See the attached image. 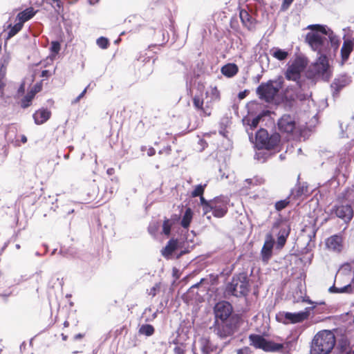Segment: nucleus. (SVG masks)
I'll use <instances>...</instances> for the list:
<instances>
[{
	"label": "nucleus",
	"mask_w": 354,
	"mask_h": 354,
	"mask_svg": "<svg viewBox=\"0 0 354 354\" xmlns=\"http://www.w3.org/2000/svg\"><path fill=\"white\" fill-rule=\"evenodd\" d=\"M308 28L313 31L306 34L305 40L313 50L319 54L326 53L329 50V43L337 49L339 39L332 30L319 24L310 25Z\"/></svg>",
	"instance_id": "f257e3e1"
},
{
	"label": "nucleus",
	"mask_w": 354,
	"mask_h": 354,
	"mask_svg": "<svg viewBox=\"0 0 354 354\" xmlns=\"http://www.w3.org/2000/svg\"><path fill=\"white\" fill-rule=\"evenodd\" d=\"M198 94H196L193 98V106L194 109L200 113L201 116H210L214 109V103L221 100V93L217 86H210L209 91L205 92L207 98H209L205 102L203 98V93L205 86L203 84H198Z\"/></svg>",
	"instance_id": "f03ea898"
},
{
	"label": "nucleus",
	"mask_w": 354,
	"mask_h": 354,
	"mask_svg": "<svg viewBox=\"0 0 354 354\" xmlns=\"http://www.w3.org/2000/svg\"><path fill=\"white\" fill-rule=\"evenodd\" d=\"M250 280L246 272L234 274L225 287L224 293L227 296L241 297L250 292Z\"/></svg>",
	"instance_id": "7ed1b4c3"
},
{
	"label": "nucleus",
	"mask_w": 354,
	"mask_h": 354,
	"mask_svg": "<svg viewBox=\"0 0 354 354\" xmlns=\"http://www.w3.org/2000/svg\"><path fill=\"white\" fill-rule=\"evenodd\" d=\"M242 323V317L239 314H234L229 319L218 321L215 319L214 323V333L221 338L232 336L238 330Z\"/></svg>",
	"instance_id": "20e7f679"
},
{
	"label": "nucleus",
	"mask_w": 354,
	"mask_h": 354,
	"mask_svg": "<svg viewBox=\"0 0 354 354\" xmlns=\"http://www.w3.org/2000/svg\"><path fill=\"white\" fill-rule=\"evenodd\" d=\"M335 336L330 330H322L315 335L312 348L316 354H328L335 345Z\"/></svg>",
	"instance_id": "39448f33"
},
{
	"label": "nucleus",
	"mask_w": 354,
	"mask_h": 354,
	"mask_svg": "<svg viewBox=\"0 0 354 354\" xmlns=\"http://www.w3.org/2000/svg\"><path fill=\"white\" fill-rule=\"evenodd\" d=\"M256 146L260 149H272L278 145L281 140V136L278 133L269 136L265 129H259L256 133Z\"/></svg>",
	"instance_id": "423d86ee"
},
{
	"label": "nucleus",
	"mask_w": 354,
	"mask_h": 354,
	"mask_svg": "<svg viewBox=\"0 0 354 354\" xmlns=\"http://www.w3.org/2000/svg\"><path fill=\"white\" fill-rule=\"evenodd\" d=\"M248 339L250 346L255 348L262 349L266 352L279 351L284 348L283 344L268 341L261 335L250 334Z\"/></svg>",
	"instance_id": "0eeeda50"
},
{
	"label": "nucleus",
	"mask_w": 354,
	"mask_h": 354,
	"mask_svg": "<svg viewBox=\"0 0 354 354\" xmlns=\"http://www.w3.org/2000/svg\"><path fill=\"white\" fill-rule=\"evenodd\" d=\"M312 309V307H307L304 311L295 313L283 311L279 312L276 315V319L283 324L301 323L308 319Z\"/></svg>",
	"instance_id": "6e6552de"
},
{
	"label": "nucleus",
	"mask_w": 354,
	"mask_h": 354,
	"mask_svg": "<svg viewBox=\"0 0 354 354\" xmlns=\"http://www.w3.org/2000/svg\"><path fill=\"white\" fill-rule=\"evenodd\" d=\"M307 66V62L305 59L297 57L292 64L288 66L285 73V77L288 80L299 82L301 77V73L304 71Z\"/></svg>",
	"instance_id": "1a4fd4ad"
},
{
	"label": "nucleus",
	"mask_w": 354,
	"mask_h": 354,
	"mask_svg": "<svg viewBox=\"0 0 354 354\" xmlns=\"http://www.w3.org/2000/svg\"><path fill=\"white\" fill-rule=\"evenodd\" d=\"M275 83L273 80H269L267 82L261 83L257 88V94L259 99L264 100L266 102H271L277 95L279 87L275 86Z\"/></svg>",
	"instance_id": "9d476101"
},
{
	"label": "nucleus",
	"mask_w": 354,
	"mask_h": 354,
	"mask_svg": "<svg viewBox=\"0 0 354 354\" xmlns=\"http://www.w3.org/2000/svg\"><path fill=\"white\" fill-rule=\"evenodd\" d=\"M319 55L320 56L318 57L316 62L312 66V71L315 76L321 77L323 80L328 81L330 77L328 59L326 53Z\"/></svg>",
	"instance_id": "9b49d317"
},
{
	"label": "nucleus",
	"mask_w": 354,
	"mask_h": 354,
	"mask_svg": "<svg viewBox=\"0 0 354 354\" xmlns=\"http://www.w3.org/2000/svg\"><path fill=\"white\" fill-rule=\"evenodd\" d=\"M229 199L223 196H219L212 199L209 208V212H212V215L216 218L224 217L228 212Z\"/></svg>",
	"instance_id": "f8f14e48"
},
{
	"label": "nucleus",
	"mask_w": 354,
	"mask_h": 354,
	"mask_svg": "<svg viewBox=\"0 0 354 354\" xmlns=\"http://www.w3.org/2000/svg\"><path fill=\"white\" fill-rule=\"evenodd\" d=\"M332 212L339 218L343 220L346 223H349L354 215L353 205L342 201H337L333 206Z\"/></svg>",
	"instance_id": "ddd939ff"
},
{
	"label": "nucleus",
	"mask_w": 354,
	"mask_h": 354,
	"mask_svg": "<svg viewBox=\"0 0 354 354\" xmlns=\"http://www.w3.org/2000/svg\"><path fill=\"white\" fill-rule=\"evenodd\" d=\"M277 128L282 133L293 134L297 128L295 117L290 114H283L278 120Z\"/></svg>",
	"instance_id": "4468645a"
},
{
	"label": "nucleus",
	"mask_w": 354,
	"mask_h": 354,
	"mask_svg": "<svg viewBox=\"0 0 354 354\" xmlns=\"http://www.w3.org/2000/svg\"><path fill=\"white\" fill-rule=\"evenodd\" d=\"M214 312L215 315V319L218 321L225 320L233 315V307L230 302L221 301L215 305Z\"/></svg>",
	"instance_id": "2eb2a0df"
},
{
	"label": "nucleus",
	"mask_w": 354,
	"mask_h": 354,
	"mask_svg": "<svg viewBox=\"0 0 354 354\" xmlns=\"http://www.w3.org/2000/svg\"><path fill=\"white\" fill-rule=\"evenodd\" d=\"M274 239L271 233L266 235L263 245L261 250V260L264 263H268L273 254Z\"/></svg>",
	"instance_id": "dca6fc26"
},
{
	"label": "nucleus",
	"mask_w": 354,
	"mask_h": 354,
	"mask_svg": "<svg viewBox=\"0 0 354 354\" xmlns=\"http://www.w3.org/2000/svg\"><path fill=\"white\" fill-rule=\"evenodd\" d=\"M326 245L329 250L340 252L344 247V236L342 233L329 236L326 240Z\"/></svg>",
	"instance_id": "f3484780"
},
{
	"label": "nucleus",
	"mask_w": 354,
	"mask_h": 354,
	"mask_svg": "<svg viewBox=\"0 0 354 354\" xmlns=\"http://www.w3.org/2000/svg\"><path fill=\"white\" fill-rule=\"evenodd\" d=\"M337 201L354 205V185L352 187H346L337 196Z\"/></svg>",
	"instance_id": "a211bd4d"
},
{
	"label": "nucleus",
	"mask_w": 354,
	"mask_h": 354,
	"mask_svg": "<svg viewBox=\"0 0 354 354\" xmlns=\"http://www.w3.org/2000/svg\"><path fill=\"white\" fill-rule=\"evenodd\" d=\"M239 17L243 26L247 28L248 30H251L254 28L255 19L252 17L250 14L246 10H240Z\"/></svg>",
	"instance_id": "6ab92c4d"
},
{
	"label": "nucleus",
	"mask_w": 354,
	"mask_h": 354,
	"mask_svg": "<svg viewBox=\"0 0 354 354\" xmlns=\"http://www.w3.org/2000/svg\"><path fill=\"white\" fill-rule=\"evenodd\" d=\"M354 44L350 39L344 40L341 48L342 64H344L349 58L351 52L353 50Z\"/></svg>",
	"instance_id": "aec40b11"
},
{
	"label": "nucleus",
	"mask_w": 354,
	"mask_h": 354,
	"mask_svg": "<svg viewBox=\"0 0 354 354\" xmlns=\"http://www.w3.org/2000/svg\"><path fill=\"white\" fill-rule=\"evenodd\" d=\"M37 10H35L34 8L29 7L24 10L18 13L16 17V20L19 21L21 24H24L25 22L32 19Z\"/></svg>",
	"instance_id": "412c9836"
},
{
	"label": "nucleus",
	"mask_w": 354,
	"mask_h": 354,
	"mask_svg": "<svg viewBox=\"0 0 354 354\" xmlns=\"http://www.w3.org/2000/svg\"><path fill=\"white\" fill-rule=\"evenodd\" d=\"M178 241L177 239H170L165 247L162 250V254L165 258L169 259L172 255L173 252L178 248Z\"/></svg>",
	"instance_id": "4be33fe9"
},
{
	"label": "nucleus",
	"mask_w": 354,
	"mask_h": 354,
	"mask_svg": "<svg viewBox=\"0 0 354 354\" xmlns=\"http://www.w3.org/2000/svg\"><path fill=\"white\" fill-rule=\"evenodd\" d=\"M221 73L227 77H232L239 73V67L234 63H229L221 67Z\"/></svg>",
	"instance_id": "5701e85b"
},
{
	"label": "nucleus",
	"mask_w": 354,
	"mask_h": 354,
	"mask_svg": "<svg viewBox=\"0 0 354 354\" xmlns=\"http://www.w3.org/2000/svg\"><path fill=\"white\" fill-rule=\"evenodd\" d=\"M50 112L47 109H40L33 114L35 122L37 124H41L46 122L50 117Z\"/></svg>",
	"instance_id": "b1692460"
},
{
	"label": "nucleus",
	"mask_w": 354,
	"mask_h": 354,
	"mask_svg": "<svg viewBox=\"0 0 354 354\" xmlns=\"http://www.w3.org/2000/svg\"><path fill=\"white\" fill-rule=\"evenodd\" d=\"M351 80L346 75L335 78L331 84V87L337 92H339L343 88L350 83Z\"/></svg>",
	"instance_id": "393cba45"
},
{
	"label": "nucleus",
	"mask_w": 354,
	"mask_h": 354,
	"mask_svg": "<svg viewBox=\"0 0 354 354\" xmlns=\"http://www.w3.org/2000/svg\"><path fill=\"white\" fill-rule=\"evenodd\" d=\"M307 194L308 187L299 185L292 190L290 196L292 200H299L304 196H307Z\"/></svg>",
	"instance_id": "a878e982"
},
{
	"label": "nucleus",
	"mask_w": 354,
	"mask_h": 354,
	"mask_svg": "<svg viewBox=\"0 0 354 354\" xmlns=\"http://www.w3.org/2000/svg\"><path fill=\"white\" fill-rule=\"evenodd\" d=\"M200 342L203 354H210L212 352L216 351V347L212 344L209 338L202 337ZM194 354L197 353H194Z\"/></svg>",
	"instance_id": "bb28decb"
},
{
	"label": "nucleus",
	"mask_w": 354,
	"mask_h": 354,
	"mask_svg": "<svg viewBox=\"0 0 354 354\" xmlns=\"http://www.w3.org/2000/svg\"><path fill=\"white\" fill-rule=\"evenodd\" d=\"M272 228H279L277 236H284L288 238L290 233V227L289 225L282 223L281 222H276L273 224Z\"/></svg>",
	"instance_id": "cd10ccee"
},
{
	"label": "nucleus",
	"mask_w": 354,
	"mask_h": 354,
	"mask_svg": "<svg viewBox=\"0 0 354 354\" xmlns=\"http://www.w3.org/2000/svg\"><path fill=\"white\" fill-rule=\"evenodd\" d=\"M193 218V212L190 207L185 209L180 225L185 229H188Z\"/></svg>",
	"instance_id": "c85d7f7f"
},
{
	"label": "nucleus",
	"mask_w": 354,
	"mask_h": 354,
	"mask_svg": "<svg viewBox=\"0 0 354 354\" xmlns=\"http://www.w3.org/2000/svg\"><path fill=\"white\" fill-rule=\"evenodd\" d=\"M138 333L140 335H145L147 337H149V336H151L154 334L155 333V328L154 327L151 325V324H142L139 330H138Z\"/></svg>",
	"instance_id": "c756f323"
},
{
	"label": "nucleus",
	"mask_w": 354,
	"mask_h": 354,
	"mask_svg": "<svg viewBox=\"0 0 354 354\" xmlns=\"http://www.w3.org/2000/svg\"><path fill=\"white\" fill-rule=\"evenodd\" d=\"M24 24H21L19 21L15 24L14 26H12L10 24L8 26V28H10V30L8 32V37L7 39H10L11 37H14L16 34H17L23 28Z\"/></svg>",
	"instance_id": "7c9ffc66"
},
{
	"label": "nucleus",
	"mask_w": 354,
	"mask_h": 354,
	"mask_svg": "<svg viewBox=\"0 0 354 354\" xmlns=\"http://www.w3.org/2000/svg\"><path fill=\"white\" fill-rule=\"evenodd\" d=\"M37 91H31L21 100V106L26 109L30 106L32 100L35 97Z\"/></svg>",
	"instance_id": "2f4dec72"
},
{
	"label": "nucleus",
	"mask_w": 354,
	"mask_h": 354,
	"mask_svg": "<svg viewBox=\"0 0 354 354\" xmlns=\"http://www.w3.org/2000/svg\"><path fill=\"white\" fill-rule=\"evenodd\" d=\"M337 349V354H354V349L349 346V345H347L346 342L339 344Z\"/></svg>",
	"instance_id": "473e14b6"
},
{
	"label": "nucleus",
	"mask_w": 354,
	"mask_h": 354,
	"mask_svg": "<svg viewBox=\"0 0 354 354\" xmlns=\"http://www.w3.org/2000/svg\"><path fill=\"white\" fill-rule=\"evenodd\" d=\"M46 1L54 8L57 14H60L63 12V3L61 0H46Z\"/></svg>",
	"instance_id": "72a5a7b5"
},
{
	"label": "nucleus",
	"mask_w": 354,
	"mask_h": 354,
	"mask_svg": "<svg viewBox=\"0 0 354 354\" xmlns=\"http://www.w3.org/2000/svg\"><path fill=\"white\" fill-rule=\"evenodd\" d=\"M272 55L279 61L285 60L288 56V53L287 51L281 50L280 48H276L272 53Z\"/></svg>",
	"instance_id": "f704fd0d"
},
{
	"label": "nucleus",
	"mask_w": 354,
	"mask_h": 354,
	"mask_svg": "<svg viewBox=\"0 0 354 354\" xmlns=\"http://www.w3.org/2000/svg\"><path fill=\"white\" fill-rule=\"evenodd\" d=\"M290 196H289L283 200L279 201L275 203L274 207L275 209L278 212H280L285 209L290 203Z\"/></svg>",
	"instance_id": "c9c22d12"
},
{
	"label": "nucleus",
	"mask_w": 354,
	"mask_h": 354,
	"mask_svg": "<svg viewBox=\"0 0 354 354\" xmlns=\"http://www.w3.org/2000/svg\"><path fill=\"white\" fill-rule=\"evenodd\" d=\"M207 187L206 184L204 185H196L194 190L191 192V196L192 198L198 197L203 196L205 187Z\"/></svg>",
	"instance_id": "e433bc0d"
},
{
	"label": "nucleus",
	"mask_w": 354,
	"mask_h": 354,
	"mask_svg": "<svg viewBox=\"0 0 354 354\" xmlns=\"http://www.w3.org/2000/svg\"><path fill=\"white\" fill-rule=\"evenodd\" d=\"M174 222L169 218H165L162 223V233L167 236H169L171 234V229Z\"/></svg>",
	"instance_id": "4c0bfd02"
},
{
	"label": "nucleus",
	"mask_w": 354,
	"mask_h": 354,
	"mask_svg": "<svg viewBox=\"0 0 354 354\" xmlns=\"http://www.w3.org/2000/svg\"><path fill=\"white\" fill-rule=\"evenodd\" d=\"M211 203L212 200L207 201L203 197V196H200V205L203 207L204 215L209 213V208L210 207Z\"/></svg>",
	"instance_id": "58836bf2"
},
{
	"label": "nucleus",
	"mask_w": 354,
	"mask_h": 354,
	"mask_svg": "<svg viewBox=\"0 0 354 354\" xmlns=\"http://www.w3.org/2000/svg\"><path fill=\"white\" fill-rule=\"evenodd\" d=\"M96 43L97 46L102 49H106L109 46V41L104 37L98 38Z\"/></svg>",
	"instance_id": "ea45409f"
},
{
	"label": "nucleus",
	"mask_w": 354,
	"mask_h": 354,
	"mask_svg": "<svg viewBox=\"0 0 354 354\" xmlns=\"http://www.w3.org/2000/svg\"><path fill=\"white\" fill-rule=\"evenodd\" d=\"M61 49V46L59 41H53L51 42L50 51L53 55H56L59 53Z\"/></svg>",
	"instance_id": "a19ab883"
},
{
	"label": "nucleus",
	"mask_w": 354,
	"mask_h": 354,
	"mask_svg": "<svg viewBox=\"0 0 354 354\" xmlns=\"http://www.w3.org/2000/svg\"><path fill=\"white\" fill-rule=\"evenodd\" d=\"M245 183L249 185H259L263 183V180L261 178H248L245 180Z\"/></svg>",
	"instance_id": "79ce46f5"
},
{
	"label": "nucleus",
	"mask_w": 354,
	"mask_h": 354,
	"mask_svg": "<svg viewBox=\"0 0 354 354\" xmlns=\"http://www.w3.org/2000/svg\"><path fill=\"white\" fill-rule=\"evenodd\" d=\"M262 118L261 115H259L257 117L254 118L251 122L249 123V125L251 129H254L257 127L258 124H259V122Z\"/></svg>",
	"instance_id": "37998d69"
},
{
	"label": "nucleus",
	"mask_w": 354,
	"mask_h": 354,
	"mask_svg": "<svg viewBox=\"0 0 354 354\" xmlns=\"http://www.w3.org/2000/svg\"><path fill=\"white\" fill-rule=\"evenodd\" d=\"M287 239L288 238L284 236H277V248L278 249L283 248L286 243Z\"/></svg>",
	"instance_id": "c03bdc74"
},
{
	"label": "nucleus",
	"mask_w": 354,
	"mask_h": 354,
	"mask_svg": "<svg viewBox=\"0 0 354 354\" xmlns=\"http://www.w3.org/2000/svg\"><path fill=\"white\" fill-rule=\"evenodd\" d=\"M174 354H185V349L183 344H177L174 348Z\"/></svg>",
	"instance_id": "a18cd8bd"
},
{
	"label": "nucleus",
	"mask_w": 354,
	"mask_h": 354,
	"mask_svg": "<svg viewBox=\"0 0 354 354\" xmlns=\"http://www.w3.org/2000/svg\"><path fill=\"white\" fill-rule=\"evenodd\" d=\"M159 289H160V286H159V284L156 283L154 286H153L150 289L149 295L153 297H155L157 294V292L159 290Z\"/></svg>",
	"instance_id": "49530a36"
},
{
	"label": "nucleus",
	"mask_w": 354,
	"mask_h": 354,
	"mask_svg": "<svg viewBox=\"0 0 354 354\" xmlns=\"http://www.w3.org/2000/svg\"><path fill=\"white\" fill-rule=\"evenodd\" d=\"M237 354H252V351L248 346L237 350Z\"/></svg>",
	"instance_id": "de8ad7c7"
},
{
	"label": "nucleus",
	"mask_w": 354,
	"mask_h": 354,
	"mask_svg": "<svg viewBox=\"0 0 354 354\" xmlns=\"http://www.w3.org/2000/svg\"><path fill=\"white\" fill-rule=\"evenodd\" d=\"M171 146H167L162 149H160L158 152L159 154H166L169 155L171 153Z\"/></svg>",
	"instance_id": "09e8293b"
},
{
	"label": "nucleus",
	"mask_w": 354,
	"mask_h": 354,
	"mask_svg": "<svg viewBox=\"0 0 354 354\" xmlns=\"http://www.w3.org/2000/svg\"><path fill=\"white\" fill-rule=\"evenodd\" d=\"M86 93V88H84L83 90V91L74 100L73 103L78 102L80 100V99H82L85 95Z\"/></svg>",
	"instance_id": "8fccbe9b"
},
{
	"label": "nucleus",
	"mask_w": 354,
	"mask_h": 354,
	"mask_svg": "<svg viewBox=\"0 0 354 354\" xmlns=\"http://www.w3.org/2000/svg\"><path fill=\"white\" fill-rule=\"evenodd\" d=\"M4 78L5 74L0 73V89H3L6 86Z\"/></svg>",
	"instance_id": "3c124183"
},
{
	"label": "nucleus",
	"mask_w": 354,
	"mask_h": 354,
	"mask_svg": "<svg viewBox=\"0 0 354 354\" xmlns=\"http://www.w3.org/2000/svg\"><path fill=\"white\" fill-rule=\"evenodd\" d=\"M124 330L127 331L126 327L124 326L116 329L114 332L115 337L122 335Z\"/></svg>",
	"instance_id": "603ef678"
},
{
	"label": "nucleus",
	"mask_w": 354,
	"mask_h": 354,
	"mask_svg": "<svg viewBox=\"0 0 354 354\" xmlns=\"http://www.w3.org/2000/svg\"><path fill=\"white\" fill-rule=\"evenodd\" d=\"M293 1L294 0H283L282 3V8L283 9H287L291 5Z\"/></svg>",
	"instance_id": "864d4df0"
},
{
	"label": "nucleus",
	"mask_w": 354,
	"mask_h": 354,
	"mask_svg": "<svg viewBox=\"0 0 354 354\" xmlns=\"http://www.w3.org/2000/svg\"><path fill=\"white\" fill-rule=\"evenodd\" d=\"M85 337V333H78L73 337V341L80 340Z\"/></svg>",
	"instance_id": "5fc2aeb1"
},
{
	"label": "nucleus",
	"mask_w": 354,
	"mask_h": 354,
	"mask_svg": "<svg viewBox=\"0 0 354 354\" xmlns=\"http://www.w3.org/2000/svg\"><path fill=\"white\" fill-rule=\"evenodd\" d=\"M9 59V55H4L3 57V63L1 64V71H2V68L4 66V65L8 63Z\"/></svg>",
	"instance_id": "6e6d98bb"
},
{
	"label": "nucleus",
	"mask_w": 354,
	"mask_h": 354,
	"mask_svg": "<svg viewBox=\"0 0 354 354\" xmlns=\"http://www.w3.org/2000/svg\"><path fill=\"white\" fill-rule=\"evenodd\" d=\"M50 76V73L48 70H44L41 72V77H48Z\"/></svg>",
	"instance_id": "4d7b16f0"
},
{
	"label": "nucleus",
	"mask_w": 354,
	"mask_h": 354,
	"mask_svg": "<svg viewBox=\"0 0 354 354\" xmlns=\"http://www.w3.org/2000/svg\"><path fill=\"white\" fill-rule=\"evenodd\" d=\"M247 91H241L239 93L238 97L240 100L244 99L247 95Z\"/></svg>",
	"instance_id": "13d9d810"
},
{
	"label": "nucleus",
	"mask_w": 354,
	"mask_h": 354,
	"mask_svg": "<svg viewBox=\"0 0 354 354\" xmlns=\"http://www.w3.org/2000/svg\"><path fill=\"white\" fill-rule=\"evenodd\" d=\"M155 153H156V150L153 147H151L147 150V155L149 156H152L155 155Z\"/></svg>",
	"instance_id": "bf43d9fd"
},
{
	"label": "nucleus",
	"mask_w": 354,
	"mask_h": 354,
	"mask_svg": "<svg viewBox=\"0 0 354 354\" xmlns=\"http://www.w3.org/2000/svg\"><path fill=\"white\" fill-rule=\"evenodd\" d=\"M115 169L114 168H109L106 171V174L109 175V176H113V174H115Z\"/></svg>",
	"instance_id": "052dcab7"
},
{
	"label": "nucleus",
	"mask_w": 354,
	"mask_h": 354,
	"mask_svg": "<svg viewBox=\"0 0 354 354\" xmlns=\"http://www.w3.org/2000/svg\"><path fill=\"white\" fill-rule=\"evenodd\" d=\"M6 133H5V138H6V139H7L8 136L9 131L11 129V124L6 125Z\"/></svg>",
	"instance_id": "680f3d73"
},
{
	"label": "nucleus",
	"mask_w": 354,
	"mask_h": 354,
	"mask_svg": "<svg viewBox=\"0 0 354 354\" xmlns=\"http://www.w3.org/2000/svg\"><path fill=\"white\" fill-rule=\"evenodd\" d=\"M179 216L176 214L172 216L171 218L170 219L171 221V222H174V224L175 223L176 221H178L179 220Z\"/></svg>",
	"instance_id": "e2e57ef3"
},
{
	"label": "nucleus",
	"mask_w": 354,
	"mask_h": 354,
	"mask_svg": "<svg viewBox=\"0 0 354 354\" xmlns=\"http://www.w3.org/2000/svg\"><path fill=\"white\" fill-rule=\"evenodd\" d=\"M27 138L25 135H22L21 136V142L24 144L26 143L27 142Z\"/></svg>",
	"instance_id": "0e129e2a"
},
{
	"label": "nucleus",
	"mask_w": 354,
	"mask_h": 354,
	"mask_svg": "<svg viewBox=\"0 0 354 354\" xmlns=\"http://www.w3.org/2000/svg\"><path fill=\"white\" fill-rule=\"evenodd\" d=\"M61 336L63 341H66L68 339V335L64 333H62Z\"/></svg>",
	"instance_id": "69168bd1"
},
{
	"label": "nucleus",
	"mask_w": 354,
	"mask_h": 354,
	"mask_svg": "<svg viewBox=\"0 0 354 354\" xmlns=\"http://www.w3.org/2000/svg\"><path fill=\"white\" fill-rule=\"evenodd\" d=\"M64 328H67L69 326L70 324L68 321H65L63 324Z\"/></svg>",
	"instance_id": "338daca9"
},
{
	"label": "nucleus",
	"mask_w": 354,
	"mask_h": 354,
	"mask_svg": "<svg viewBox=\"0 0 354 354\" xmlns=\"http://www.w3.org/2000/svg\"><path fill=\"white\" fill-rule=\"evenodd\" d=\"M81 351H78V350H73V353H80Z\"/></svg>",
	"instance_id": "774afa93"
}]
</instances>
